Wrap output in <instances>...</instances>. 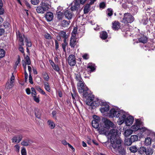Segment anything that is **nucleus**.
<instances>
[{
	"label": "nucleus",
	"mask_w": 155,
	"mask_h": 155,
	"mask_svg": "<svg viewBox=\"0 0 155 155\" xmlns=\"http://www.w3.org/2000/svg\"><path fill=\"white\" fill-rule=\"evenodd\" d=\"M153 151L152 148L148 146H141L138 148V153L141 155L145 154L146 155H152Z\"/></svg>",
	"instance_id": "39448f33"
},
{
	"label": "nucleus",
	"mask_w": 155,
	"mask_h": 155,
	"mask_svg": "<svg viewBox=\"0 0 155 155\" xmlns=\"http://www.w3.org/2000/svg\"><path fill=\"white\" fill-rule=\"evenodd\" d=\"M136 122L135 124L136 125L140 126L142 124V122L140 121V120H139V119H136Z\"/></svg>",
	"instance_id": "4d7b16f0"
},
{
	"label": "nucleus",
	"mask_w": 155,
	"mask_h": 155,
	"mask_svg": "<svg viewBox=\"0 0 155 155\" xmlns=\"http://www.w3.org/2000/svg\"><path fill=\"white\" fill-rule=\"evenodd\" d=\"M82 58L85 60H87L89 58V55L87 54H85L82 56Z\"/></svg>",
	"instance_id": "774afa93"
},
{
	"label": "nucleus",
	"mask_w": 155,
	"mask_h": 155,
	"mask_svg": "<svg viewBox=\"0 0 155 155\" xmlns=\"http://www.w3.org/2000/svg\"><path fill=\"white\" fill-rule=\"evenodd\" d=\"M25 41L27 43L26 45V46L28 47H31V43L29 40H28L27 38H25Z\"/></svg>",
	"instance_id": "c03bdc74"
},
{
	"label": "nucleus",
	"mask_w": 155,
	"mask_h": 155,
	"mask_svg": "<svg viewBox=\"0 0 155 155\" xmlns=\"http://www.w3.org/2000/svg\"><path fill=\"white\" fill-rule=\"evenodd\" d=\"M31 2L32 4L33 5H37L39 2V0H31Z\"/></svg>",
	"instance_id": "864d4df0"
},
{
	"label": "nucleus",
	"mask_w": 155,
	"mask_h": 155,
	"mask_svg": "<svg viewBox=\"0 0 155 155\" xmlns=\"http://www.w3.org/2000/svg\"><path fill=\"white\" fill-rule=\"evenodd\" d=\"M59 35L61 38L62 37L64 38V40H66V39L68 37V35H66V32L64 31H61L59 33Z\"/></svg>",
	"instance_id": "cd10ccee"
},
{
	"label": "nucleus",
	"mask_w": 155,
	"mask_h": 155,
	"mask_svg": "<svg viewBox=\"0 0 155 155\" xmlns=\"http://www.w3.org/2000/svg\"><path fill=\"white\" fill-rule=\"evenodd\" d=\"M100 105L102 107L100 108V110L102 113L107 112L109 110V105L106 102H101Z\"/></svg>",
	"instance_id": "9b49d317"
},
{
	"label": "nucleus",
	"mask_w": 155,
	"mask_h": 155,
	"mask_svg": "<svg viewBox=\"0 0 155 155\" xmlns=\"http://www.w3.org/2000/svg\"><path fill=\"white\" fill-rule=\"evenodd\" d=\"M102 120L104 124V127L107 129H109L110 127H113L115 126L112 122L106 118H103Z\"/></svg>",
	"instance_id": "9d476101"
},
{
	"label": "nucleus",
	"mask_w": 155,
	"mask_h": 155,
	"mask_svg": "<svg viewBox=\"0 0 155 155\" xmlns=\"http://www.w3.org/2000/svg\"><path fill=\"white\" fill-rule=\"evenodd\" d=\"M87 0H74L71 3V10L72 11H78L80 9V5H83Z\"/></svg>",
	"instance_id": "423d86ee"
},
{
	"label": "nucleus",
	"mask_w": 155,
	"mask_h": 155,
	"mask_svg": "<svg viewBox=\"0 0 155 155\" xmlns=\"http://www.w3.org/2000/svg\"><path fill=\"white\" fill-rule=\"evenodd\" d=\"M125 144L127 146L130 145L132 143V141H131L130 138H126L124 140Z\"/></svg>",
	"instance_id": "f704fd0d"
},
{
	"label": "nucleus",
	"mask_w": 155,
	"mask_h": 155,
	"mask_svg": "<svg viewBox=\"0 0 155 155\" xmlns=\"http://www.w3.org/2000/svg\"><path fill=\"white\" fill-rule=\"evenodd\" d=\"M107 33L106 31H103L100 33V37L101 39L105 40L107 38Z\"/></svg>",
	"instance_id": "393cba45"
},
{
	"label": "nucleus",
	"mask_w": 155,
	"mask_h": 155,
	"mask_svg": "<svg viewBox=\"0 0 155 155\" xmlns=\"http://www.w3.org/2000/svg\"><path fill=\"white\" fill-rule=\"evenodd\" d=\"M22 64L25 70V71H26V65L27 64H26L25 61L23 60H22Z\"/></svg>",
	"instance_id": "0e129e2a"
},
{
	"label": "nucleus",
	"mask_w": 155,
	"mask_h": 155,
	"mask_svg": "<svg viewBox=\"0 0 155 155\" xmlns=\"http://www.w3.org/2000/svg\"><path fill=\"white\" fill-rule=\"evenodd\" d=\"M87 68L89 69V70H90L91 72H93L95 69V65L92 63H89L88 65Z\"/></svg>",
	"instance_id": "4be33fe9"
},
{
	"label": "nucleus",
	"mask_w": 155,
	"mask_h": 155,
	"mask_svg": "<svg viewBox=\"0 0 155 155\" xmlns=\"http://www.w3.org/2000/svg\"><path fill=\"white\" fill-rule=\"evenodd\" d=\"M18 137L17 136H14L13 137L12 139V142H15V143H18Z\"/></svg>",
	"instance_id": "680f3d73"
},
{
	"label": "nucleus",
	"mask_w": 155,
	"mask_h": 155,
	"mask_svg": "<svg viewBox=\"0 0 155 155\" xmlns=\"http://www.w3.org/2000/svg\"><path fill=\"white\" fill-rule=\"evenodd\" d=\"M138 10V7L136 6H133L131 10V13L133 15L135 14L137 12Z\"/></svg>",
	"instance_id": "7c9ffc66"
},
{
	"label": "nucleus",
	"mask_w": 155,
	"mask_h": 155,
	"mask_svg": "<svg viewBox=\"0 0 155 155\" xmlns=\"http://www.w3.org/2000/svg\"><path fill=\"white\" fill-rule=\"evenodd\" d=\"M25 61L26 64L30 65L31 64V61L30 58L28 56H27L25 58Z\"/></svg>",
	"instance_id": "3c124183"
},
{
	"label": "nucleus",
	"mask_w": 155,
	"mask_h": 155,
	"mask_svg": "<svg viewBox=\"0 0 155 155\" xmlns=\"http://www.w3.org/2000/svg\"><path fill=\"white\" fill-rule=\"evenodd\" d=\"M131 128L133 131H137L139 130L140 126H138L136 124H134L132 126Z\"/></svg>",
	"instance_id": "79ce46f5"
},
{
	"label": "nucleus",
	"mask_w": 155,
	"mask_h": 155,
	"mask_svg": "<svg viewBox=\"0 0 155 155\" xmlns=\"http://www.w3.org/2000/svg\"><path fill=\"white\" fill-rule=\"evenodd\" d=\"M96 97H93V101L91 103H90V102L88 103V105H90V106H94V107H97L99 106L100 104L101 103L100 102H101L100 100L98 99L97 98H96V99H94V98H96Z\"/></svg>",
	"instance_id": "ddd939ff"
},
{
	"label": "nucleus",
	"mask_w": 155,
	"mask_h": 155,
	"mask_svg": "<svg viewBox=\"0 0 155 155\" xmlns=\"http://www.w3.org/2000/svg\"><path fill=\"white\" fill-rule=\"evenodd\" d=\"M134 18L130 13H127L124 14V17L122 21L124 23H131L134 20Z\"/></svg>",
	"instance_id": "6e6552de"
},
{
	"label": "nucleus",
	"mask_w": 155,
	"mask_h": 155,
	"mask_svg": "<svg viewBox=\"0 0 155 155\" xmlns=\"http://www.w3.org/2000/svg\"><path fill=\"white\" fill-rule=\"evenodd\" d=\"M117 132H118V131L116 129L113 128L110 130V140L111 144L117 142L118 140H122L119 136L118 135Z\"/></svg>",
	"instance_id": "20e7f679"
},
{
	"label": "nucleus",
	"mask_w": 155,
	"mask_h": 155,
	"mask_svg": "<svg viewBox=\"0 0 155 155\" xmlns=\"http://www.w3.org/2000/svg\"><path fill=\"white\" fill-rule=\"evenodd\" d=\"M151 143V139L149 137H147L145 139L144 141V146L148 147L149 145H150Z\"/></svg>",
	"instance_id": "a878e982"
},
{
	"label": "nucleus",
	"mask_w": 155,
	"mask_h": 155,
	"mask_svg": "<svg viewBox=\"0 0 155 155\" xmlns=\"http://www.w3.org/2000/svg\"><path fill=\"white\" fill-rule=\"evenodd\" d=\"M31 94L32 97H36V92L35 89L32 87L31 88Z\"/></svg>",
	"instance_id": "8fccbe9b"
},
{
	"label": "nucleus",
	"mask_w": 155,
	"mask_h": 155,
	"mask_svg": "<svg viewBox=\"0 0 155 155\" xmlns=\"http://www.w3.org/2000/svg\"><path fill=\"white\" fill-rule=\"evenodd\" d=\"M23 45H21V44H19V47L18 48V49L20 51H21L22 53H24V50L22 46Z\"/></svg>",
	"instance_id": "052dcab7"
},
{
	"label": "nucleus",
	"mask_w": 155,
	"mask_h": 155,
	"mask_svg": "<svg viewBox=\"0 0 155 155\" xmlns=\"http://www.w3.org/2000/svg\"><path fill=\"white\" fill-rule=\"evenodd\" d=\"M16 35L17 38L20 42L19 44H21V45H24V38L25 39V38H27L25 37L24 35L20 33L18 31L16 32Z\"/></svg>",
	"instance_id": "f8f14e48"
},
{
	"label": "nucleus",
	"mask_w": 155,
	"mask_h": 155,
	"mask_svg": "<svg viewBox=\"0 0 155 155\" xmlns=\"http://www.w3.org/2000/svg\"><path fill=\"white\" fill-rule=\"evenodd\" d=\"M77 88L80 93H83V97H94L83 81L78 82Z\"/></svg>",
	"instance_id": "f257e3e1"
},
{
	"label": "nucleus",
	"mask_w": 155,
	"mask_h": 155,
	"mask_svg": "<svg viewBox=\"0 0 155 155\" xmlns=\"http://www.w3.org/2000/svg\"><path fill=\"white\" fill-rule=\"evenodd\" d=\"M105 127H104L102 126H99L98 128L99 133L100 134H106L107 131V130L106 129Z\"/></svg>",
	"instance_id": "aec40b11"
},
{
	"label": "nucleus",
	"mask_w": 155,
	"mask_h": 155,
	"mask_svg": "<svg viewBox=\"0 0 155 155\" xmlns=\"http://www.w3.org/2000/svg\"><path fill=\"white\" fill-rule=\"evenodd\" d=\"M131 130H127L124 133V135L125 136H128L130 135L131 133H130Z\"/></svg>",
	"instance_id": "13d9d810"
},
{
	"label": "nucleus",
	"mask_w": 155,
	"mask_h": 155,
	"mask_svg": "<svg viewBox=\"0 0 155 155\" xmlns=\"http://www.w3.org/2000/svg\"><path fill=\"white\" fill-rule=\"evenodd\" d=\"M130 150L131 152L134 153L137 152H138V148H137L135 146H133L130 147Z\"/></svg>",
	"instance_id": "72a5a7b5"
},
{
	"label": "nucleus",
	"mask_w": 155,
	"mask_h": 155,
	"mask_svg": "<svg viewBox=\"0 0 155 155\" xmlns=\"http://www.w3.org/2000/svg\"><path fill=\"white\" fill-rule=\"evenodd\" d=\"M92 125L94 128H98L101 124H99V123L96 122L95 120H93L91 123Z\"/></svg>",
	"instance_id": "bb28decb"
},
{
	"label": "nucleus",
	"mask_w": 155,
	"mask_h": 155,
	"mask_svg": "<svg viewBox=\"0 0 155 155\" xmlns=\"http://www.w3.org/2000/svg\"><path fill=\"white\" fill-rule=\"evenodd\" d=\"M3 3L2 0H0V15H2L4 13V10L2 8Z\"/></svg>",
	"instance_id": "a19ab883"
},
{
	"label": "nucleus",
	"mask_w": 155,
	"mask_h": 155,
	"mask_svg": "<svg viewBox=\"0 0 155 155\" xmlns=\"http://www.w3.org/2000/svg\"><path fill=\"white\" fill-rule=\"evenodd\" d=\"M134 120V118L133 117L131 116H129L126 118L124 122H125L126 126H129L133 124Z\"/></svg>",
	"instance_id": "4468645a"
},
{
	"label": "nucleus",
	"mask_w": 155,
	"mask_h": 155,
	"mask_svg": "<svg viewBox=\"0 0 155 155\" xmlns=\"http://www.w3.org/2000/svg\"><path fill=\"white\" fill-rule=\"evenodd\" d=\"M93 117V118L94 119L93 120H95L96 122L99 123V122L100 120V118L99 117L96 115H94Z\"/></svg>",
	"instance_id": "603ef678"
},
{
	"label": "nucleus",
	"mask_w": 155,
	"mask_h": 155,
	"mask_svg": "<svg viewBox=\"0 0 155 155\" xmlns=\"http://www.w3.org/2000/svg\"><path fill=\"white\" fill-rule=\"evenodd\" d=\"M21 153L22 155H26L27 153L25 147H23L21 150Z\"/></svg>",
	"instance_id": "5fc2aeb1"
},
{
	"label": "nucleus",
	"mask_w": 155,
	"mask_h": 155,
	"mask_svg": "<svg viewBox=\"0 0 155 155\" xmlns=\"http://www.w3.org/2000/svg\"><path fill=\"white\" fill-rule=\"evenodd\" d=\"M48 123L51 129H53L54 128L55 125L53 122H51L50 120H48Z\"/></svg>",
	"instance_id": "4c0bfd02"
},
{
	"label": "nucleus",
	"mask_w": 155,
	"mask_h": 155,
	"mask_svg": "<svg viewBox=\"0 0 155 155\" xmlns=\"http://www.w3.org/2000/svg\"><path fill=\"white\" fill-rule=\"evenodd\" d=\"M35 111L36 117L40 119L41 115V113L40 110L37 109L35 110Z\"/></svg>",
	"instance_id": "c756f323"
},
{
	"label": "nucleus",
	"mask_w": 155,
	"mask_h": 155,
	"mask_svg": "<svg viewBox=\"0 0 155 155\" xmlns=\"http://www.w3.org/2000/svg\"><path fill=\"white\" fill-rule=\"evenodd\" d=\"M91 5L90 4H87L85 5L84 9V14L87 13L90 11Z\"/></svg>",
	"instance_id": "c85d7f7f"
},
{
	"label": "nucleus",
	"mask_w": 155,
	"mask_h": 155,
	"mask_svg": "<svg viewBox=\"0 0 155 155\" xmlns=\"http://www.w3.org/2000/svg\"><path fill=\"white\" fill-rule=\"evenodd\" d=\"M107 14L108 16H111L113 14L112 9L111 8H108L107 11Z\"/></svg>",
	"instance_id": "49530a36"
},
{
	"label": "nucleus",
	"mask_w": 155,
	"mask_h": 155,
	"mask_svg": "<svg viewBox=\"0 0 155 155\" xmlns=\"http://www.w3.org/2000/svg\"><path fill=\"white\" fill-rule=\"evenodd\" d=\"M130 140L131 141H132V143L137 141L138 139V137L136 135H131L130 137Z\"/></svg>",
	"instance_id": "2f4dec72"
},
{
	"label": "nucleus",
	"mask_w": 155,
	"mask_h": 155,
	"mask_svg": "<svg viewBox=\"0 0 155 155\" xmlns=\"http://www.w3.org/2000/svg\"><path fill=\"white\" fill-rule=\"evenodd\" d=\"M105 4L104 2H102L100 3V8H104L105 7Z\"/></svg>",
	"instance_id": "338daca9"
},
{
	"label": "nucleus",
	"mask_w": 155,
	"mask_h": 155,
	"mask_svg": "<svg viewBox=\"0 0 155 155\" xmlns=\"http://www.w3.org/2000/svg\"><path fill=\"white\" fill-rule=\"evenodd\" d=\"M13 82H8L6 84V87L7 89H10L12 88L13 86Z\"/></svg>",
	"instance_id": "a18cd8bd"
},
{
	"label": "nucleus",
	"mask_w": 155,
	"mask_h": 155,
	"mask_svg": "<svg viewBox=\"0 0 155 155\" xmlns=\"http://www.w3.org/2000/svg\"><path fill=\"white\" fill-rule=\"evenodd\" d=\"M48 1H44L40 4V5L38 6L36 8V11L38 13H43L48 10L51 7Z\"/></svg>",
	"instance_id": "7ed1b4c3"
},
{
	"label": "nucleus",
	"mask_w": 155,
	"mask_h": 155,
	"mask_svg": "<svg viewBox=\"0 0 155 155\" xmlns=\"http://www.w3.org/2000/svg\"><path fill=\"white\" fill-rule=\"evenodd\" d=\"M77 29L76 28H74V29L72 33V36L73 37V36H74V37L75 36L77 32Z\"/></svg>",
	"instance_id": "69168bd1"
},
{
	"label": "nucleus",
	"mask_w": 155,
	"mask_h": 155,
	"mask_svg": "<svg viewBox=\"0 0 155 155\" xmlns=\"http://www.w3.org/2000/svg\"><path fill=\"white\" fill-rule=\"evenodd\" d=\"M57 112L56 111L53 110L52 111V117L54 118L55 119H57Z\"/></svg>",
	"instance_id": "6e6d98bb"
},
{
	"label": "nucleus",
	"mask_w": 155,
	"mask_h": 155,
	"mask_svg": "<svg viewBox=\"0 0 155 155\" xmlns=\"http://www.w3.org/2000/svg\"><path fill=\"white\" fill-rule=\"evenodd\" d=\"M70 23V21H67L64 20L61 22V25L63 27H66L68 26Z\"/></svg>",
	"instance_id": "58836bf2"
},
{
	"label": "nucleus",
	"mask_w": 155,
	"mask_h": 155,
	"mask_svg": "<svg viewBox=\"0 0 155 155\" xmlns=\"http://www.w3.org/2000/svg\"><path fill=\"white\" fill-rule=\"evenodd\" d=\"M76 79L77 81H78V82L83 81V80L81 77V75L79 74H78L76 75Z\"/></svg>",
	"instance_id": "37998d69"
},
{
	"label": "nucleus",
	"mask_w": 155,
	"mask_h": 155,
	"mask_svg": "<svg viewBox=\"0 0 155 155\" xmlns=\"http://www.w3.org/2000/svg\"><path fill=\"white\" fill-rule=\"evenodd\" d=\"M126 113L123 110H119L116 117L119 118L117 122L120 125L122 124L124 122L126 119Z\"/></svg>",
	"instance_id": "0eeeda50"
},
{
	"label": "nucleus",
	"mask_w": 155,
	"mask_h": 155,
	"mask_svg": "<svg viewBox=\"0 0 155 155\" xmlns=\"http://www.w3.org/2000/svg\"><path fill=\"white\" fill-rule=\"evenodd\" d=\"M31 141L29 139L25 140L21 143V144L24 146H28L30 145V144L31 143L30 142Z\"/></svg>",
	"instance_id": "5701e85b"
},
{
	"label": "nucleus",
	"mask_w": 155,
	"mask_h": 155,
	"mask_svg": "<svg viewBox=\"0 0 155 155\" xmlns=\"http://www.w3.org/2000/svg\"><path fill=\"white\" fill-rule=\"evenodd\" d=\"M44 87L45 89L48 92L51 91V88L50 85L48 82H45L44 83Z\"/></svg>",
	"instance_id": "e433bc0d"
},
{
	"label": "nucleus",
	"mask_w": 155,
	"mask_h": 155,
	"mask_svg": "<svg viewBox=\"0 0 155 155\" xmlns=\"http://www.w3.org/2000/svg\"><path fill=\"white\" fill-rule=\"evenodd\" d=\"M57 17L59 19H61L63 17V15L62 12L58 10L57 11Z\"/></svg>",
	"instance_id": "c9c22d12"
},
{
	"label": "nucleus",
	"mask_w": 155,
	"mask_h": 155,
	"mask_svg": "<svg viewBox=\"0 0 155 155\" xmlns=\"http://www.w3.org/2000/svg\"><path fill=\"white\" fill-rule=\"evenodd\" d=\"M144 21L145 23H144V24L146 25L147 23V22H148V18L147 17L144 16L143 18V19L142 20V21Z\"/></svg>",
	"instance_id": "e2e57ef3"
},
{
	"label": "nucleus",
	"mask_w": 155,
	"mask_h": 155,
	"mask_svg": "<svg viewBox=\"0 0 155 155\" xmlns=\"http://www.w3.org/2000/svg\"><path fill=\"white\" fill-rule=\"evenodd\" d=\"M119 111L117 109H116L114 108L111 109L109 113V117L112 118L114 117H116V116H117L118 113Z\"/></svg>",
	"instance_id": "2eb2a0df"
},
{
	"label": "nucleus",
	"mask_w": 155,
	"mask_h": 155,
	"mask_svg": "<svg viewBox=\"0 0 155 155\" xmlns=\"http://www.w3.org/2000/svg\"><path fill=\"white\" fill-rule=\"evenodd\" d=\"M49 62L54 70L57 72H59L60 68L59 66L54 63V61L51 60H49Z\"/></svg>",
	"instance_id": "dca6fc26"
},
{
	"label": "nucleus",
	"mask_w": 155,
	"mask_h": 155,
	"mask_svg": "<svg viewBox=\"0 0 155 155\" xmlns=\"http://www.w3.org/2000/svg\"><path fill=\"white\" fill-rule=\"evenodd\" d=\"M36 90L41 94L44 95L46 96V94H45V92L41 88L39 87H37L36 88Z\"/></svg>",
	"instance_id": "ea45409f"
},
{
	"label": "nucleus",
	"mask_w": 155,
	"mask_h": 155,
	"mask_svg": "<svg viewBox=\"0 0 155 155\" xmlns=\"http://www.w3.org/2000/svg\"><path fill=\"white\" fill-rule=\"evenodd\" d=\"M83 99H82V100H83L85 102L86 104L87 105H88L90 106V105H88V102H90V103H91V102H92L93 101V99L92 98L93 97H82Z\"/></svg>",
	"instance_id": "b1692460"
},
{
	"label": "nucleus",
	"mask_w": 155,
	"mask_h": 155,
	"mask_svg": "<svg viewBox=\"0 0 155 155\" xmlns=\"http://www.w3.org/2000/svg\"><path fill=\"white\" fill-rule=\"evenodd\" d=\"M122 140H118L117 142L111 144L114 149L116 150V152L118 155H125L126 150L121 145Z\"/></svg>",
	"instance_id": "f03ea898"
},
{
	"label": "nucleus",
	"mask_w": 155,
	"mask_h": 155,
	"mask_svg": "<svg viewBox=\"0 0 155 155\" xmlns=\"http://www.w3.org/2000/svg\"><path fill=\"white\" fill-rule=\"evenodd\" d=\"M112 28L113 30H118L120 28V24L117 21H115L112 23Z\"/></svg>",
	"instance_id": "6ab92c4d"
},
{
	"label": "nucleus",
	"mask_w": 155,
	"mask_h": 155,
	"mask_svg": "<svg viewBox=\"0 0 155 155\" xmlns=\"http://www.w3.org/2000/svg\"><path fill=\"white\" fill-rule=\"evenodd\" d=\"M76 44V41L74 36H72L70 41V44L71 47H74Z\"/></svg>",
	"instance_id": "412c9836"
},
{
	"label": "nucleus",
	"mask_w": 155,
	"mask_h": 155,
	"mask_svg": "<svg viewBox=\"0 0 155 155\" xmlns=\"http://www.w3.org/2000/svg\"><path fill=\"white\" fill-rule=\"evenodd\" d=\"M5 54V51L2 49H0V58L3 57Z\"/></svg>",
	"instance_id": "de8ad7c7"
},
{
	"label": "nucleus",
	"mask_w": 155,
	"mask_h": 155,
	"mask_svg": "<svg viewBox=\"0 0 155 155\" xmlns=\"http://www.w3.org/2000/svg\"><path fill=\"white\" fill-rule=\"evenodd\" d=\"M64 14L65 17L69 20L71 19L73 16L72 12L71 11L68 10L65 11L64 12Z\"/></svg>",
	"instance_id": "f3484780"
},
{
	"label": "nucleus",
	"mask_w": 155,
	"mask_h": 155,
	"mask_svg": "<svg viewBox=\"0 0 155 155\" xmlns=\"http://www.w3.org/2000/svg\"><path fill=\"white\" fill-rule=\"evenodd\" d=\"M67 43L66 40H64V43L62 44V46L63 51H66V46L67 45Z\"/></svg>",
	"instance_id": "09e8293b"
},
{
	"label": "nucleus",
	"mask_w": 155,
	"mask_h": 155,
	"mask_svg": "<svg viewBox=\"0 0 155 155\" xmlns=\"http://www.w3.org/2000/svg\"><path fill=\"white\" fill-rule=\"evenodd\" d=\"M45 17L48 21H51L53 19V17L52 13L51 12H47L45 15Z\"/></svg>",
	"instance_id": "a211bd4d"
},
{
	"label": "nucleus",
	"mask_w": 155,
	"mask_h": 155,
	"mask_svg": "<svg viewBox=\"0 0 155 155\" xmlns=\"http://www.w3.org/2000/svg\"><path fill=\"white\" fill-rule=\"evenodd\" d=\"M75 56L73 54L70 55L68 58V62L71 66H74L76 63Z\"/></svg>",
	"instance_id": "1a4fd4ad"
},
{
	"label": "nucleus",
	"mask_w": 155,
	"mask_h": 155,
	"mask_svg": "<svg viewBox=\"0 0 155 155\" xmlns=\"http://www.w3.org/2000/svg\"><path fill=\"white\" fill-rule=\"evenodd\" d=\"M139 41L140 42L145 43L147 41V38L146 37L143 36L139 39Z\"/></svg>",
	"instance_id": "473e14b6"
},
{
	"label": "nucleus",
	"mask_w": 155,
	"mask_h": 155,
	"mask_svg": "<svg viewBox=\"0 0 155 155\" xmlns=\"http://www.w3.org/2000/svg\"><path fill=\"white\" fill-rule=\"evenodd\" d=\"M3 25L6 28L9 27L10 26V24L8 22L6 21H5L4 22V23L3 24Z\"/></svg>",
	"instance_id": "bf43d9fd"
}]
</instances>
